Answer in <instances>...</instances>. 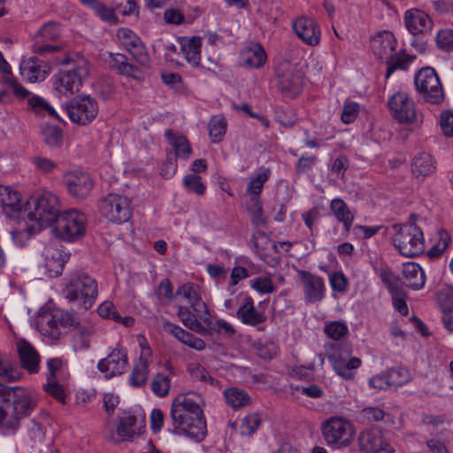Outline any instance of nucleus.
Listing matches in <instances>:
<instances>
[{
	"label": "nucleus",
	"instance_id": "f257e3e1",
	"mask_svg": "<svg viewBox=\"0 0 453 453\" xmlns=\"http://www.w3.org/2000/svg\"><path fill=\"white\" fill-rule=\"evenodd\" d=\"M203 397L195 392L178 395L171 404L170 416L174 434H184L196 441L203 440L207 425L202 409Z\"/></svg>",
	"mask_w": 453,
	"mask_h": 453
},
{
	"label": "nucleus",
	"instance_id": "f03ea898",
	"mask_svg": "<svg viewBox=\"0 0 453 453\" xmlns=\"http://www.w3.org/2000/svg\"><path fill=\"white\" fill-rule=\"evenodd\" d=\"M59 211L58 196L49 191L37 192L26 202L22 220L30 222L26 228L33 234L54 223L60 215Z\"/></svg>",
	"mask_w": 453,
	"mask_h": 453
},
{
	"label": "nucleus",
	"instance_id": "7ed1b4c3",
	"mask_svg": "<svg viewBox=\"0 0 453 453\" xmlns=\"http://www.w3.org/2000/svg\"><path fill=\"white\" fill-rule=\"evenodd\" d=\"M64 294L69 302L88 310L98 296L97 281L85 272H73L69 277Z\"/></svg>",
	"mask_w": 453,
	"mask_h": 453
},
{
	"label": "nucleus",
	"instance_id": "20e7f679",
	"mask_svg": "<svg viewBox=\"0 0 453 453\" xmlns=\"http://www.w3.org/2000/svg\"><path fill=\"white\" fill-rule=\"evenodd\" d=\"M395 234L393 242L399 253L407 257L422 254L425 250V239L420 227L412 223L393 225Z\"/></svg>",
	"mask_w": 453,
	"mask_h": 453
},
{
	"label": "nucleus",
	"instance_id": "39448f33",
	"mask_svg": "<svg viewBox=\"0 0 453 453\" xmlns=\"http://www.w3.org/2000/svg\"><path fill=\"white\" fill-rule=\"evenodd\" d=\"M321 434L328 446L340 449L353 442L355 428L348 418L333 416L322 422Z\"/></svg>",
	"mask_w": 453,
	"mask_h": 453
},
{
	"label": "nucleus",
	"instance_id": "423d86ee",
	"mask_svg": "<svg viewBox=\"0 0 453 453\" xmlns=\"http://www.w3.org/2000/svg\"><path fill=\"white\" fill-rule=\"evenodd\" d=\"M89 73L88 62L83 57H77L72 61L68 70H62L53 77L55 90L63 96L72 95L79 91L82 81Z\"/></svg>",
	"mask_w": 453,
	"mask_h": 453
},
{
	"label": "nucleus",
	"instance_id": "0eeeda50",
	"mask_svg": "<svg viewBox=\"0 0 453 453\" xmlns=\"http://www.w3.org/2000/svg\"><path fill=\"white\" fill-rule=\"evenodd\" d=\"M414 83L417 91L425 102L440 104L444 100L442 85L434 68H421L415 75Z\"/></svg>",
	"mask_w": 453,
	"mask_h": 453
},
{
	"label": "nucleus",
	"instance_id": "6e6552de",
	"mask_svg": "<svg viewBox=\"0 0 453 453\" xmlns=\"http://www.w3.org/2000/svg\"><path fill=\"white\" fill-rule=\"evenodd\" d=\"M86 221V216L77 210L65 211L55 221L56 233L63 240L74 241L85 234Z\"/></svg>",
	"mask_w": 453,
	"mask_h": 453
},
{
	"label": "nucleus",
	"instance_id": "1a4fd4ad",
	"mask_svg": "<svg viewBox=\"0 0 453 453\" xmlns=\"http://www.w3.org/2000/svg\"><path fill=\"white\" fill-rule=\"evenodd\" d=\"M102 215L112 223L121 224L132 216L131 201L128 197L118 194H109L101 200Z\"/></svg>",
	"mask_w": 453,
	"mask_h": 453
},
{
	"label": "nucleus",
	"instance_id": "9d476101",
	"mask_svg": "<svg viewBox=\"0 0 453 453\" xmlns=\"http://www.w3.org/2000/svg\"><path fill=\"white\" fill-rule=\"evenodd\" d=\"M8 403H11L12 411L15 412L20 420L29 416L36 406L35 396L22 387H5L0 389Z\"/></svg>",
	"mask_w": 453,
	"mask_h": 453
},
{
	"label": "nucleus",
	"instance_id": "9b49d317",
	"mask_svg": "<svg viewBox=\"0 0 453 453\" xmlns=\"http://www.w3.org/2000/svg\"><path fill=\"white\" fill-rule=\"evenodd\" d=\"M66 111L71 121L85 126L96 117L98 105L90 96H80L71 100Z\"/></svg>",
	"mask_w": 453,
	"mask_h": 453
},
{
	"label": "nucleus",
	"instance_id": "f8f14e48",
	"mask_svg": "<svg viewBox=\"0 0 453 453\" xmlns=\"http://www.w3.org/2000/svg\"><path fill=\"white\" fill-rule=\"evenodd\" d=\"M380 277L392 296L395 310L403 316L408 315L407 296L402 280L388 267L380 269Z\"/></svg>",
	"mask_w": 453,
	"mask_h": 453
},
{
	"label": "nucleus",
	"instance_id": "ddd939ff",
	"mask_svg": "<svg viewBox=\"0 0 453 453\" xmlns=\"http://www.w3.org/2000/svg\"><path fill=\"white\" fill-rule=\"evenodd\" d=\"M388 107L395 119L400 123L410 124L416 120V105L406 93L397 92L388 99Z\"/></svg>",
	"mask_w": 453,
	"mask_h": 453
},
{
	"label": "nucleus",
	"instance_id": "4468645a",
	"mask_svg": "<svg viewBox=\"0 0 453 453\" xmlns=\"http://www.w3.org/2000/svg\"><path fill=\"white\" fill-rule=\"evenodd\" d=\"M175 296L185 299L201 320L210 323L211 315L207 304L202 299L199 285L194 282H186L177 288Z\"/></svg>",
	"mask_w": 453,
	"mask_h": 453
},
{
	"label": "nucleus",
	"instance_id": "2eb2a0df",
	"mask_svg": "<svg viewBox=\"0 0 453 453\" xmlns=\"http://www.w3.org/2000/svg\"><path fill=\"white\" fill-rule=\"evenodd\" d=\"M41 257L42 259V265L44 267L46 274L50 278L62 273L64 265L69 258L68 254L65 253L56 242L45 245Z\"/></svg>",
	"mask_w": 453,
	"mask_h": 453
},
{
	"label": "nucleus",
	"instance_id": "dca6fc26",
	"mask_svg": "<svg viewBox=\"0 0 453 453\" xmlns=\"http://www.w3.org/2000/svg\"><path fill=\"white\" fill-rule=\"evenodd\" d=\"M127 364V349L115 348L106 357L98 361L96 367L106 380H110L124 373Z\"/></svg>",
	"mask_w": 453,
	"mask_h": 453
},
{
	"label": "nucleus",
	"instance_id": "f3484780",
	"mask_svg": "<svg viewBox=\"0 0 453 453\" xmlns=\"http://www.w3.org/2000/svg\"><path fill=\"white\" fill-rule=\"evenodd\" d=\"M306 303H320L326 296V285L321 276L301 270L298 272Z\"/></svg>",
	"mask_w": 453,
	"mask_h": 453
},
{
	"label": "nucleus",
	"instance_id": "a211bd4d",
	"mask_svg": "<svg viewBox=\"0 0 453 453\" xmlns=\"http://www.w3.org/2000/svg\"><path fill=\"white\" fill-rule=\"evenodd\" d=\"M0 208L6 217L22 220L25 204L21 194L10 186L0 185Z\"/></svg>",
	"mask_w": 453,
	"mask_h": 453
},
{
	"label": "nucleus",
	"instance_id": "6ab92c4d",
	"mask_svg": "<svg viewBox=\"0 0 453 453\" xmlns=\"http://www.w3.org/2000/svg\"><path fill=\"white\" fill-rule=\"evenodd\" d=\"M117 37L122 46L142 65H148L150 58L141 38L131 29L121 27L118 29Z\"/></svg>",
	"mask_w": 453,
	"mask_h": 453
},
{
	"label": "nucleus",
	"instance_id": "aec40b11",
	"mask_svg": "<svg viewBox=\"0 0 453 453\" xmlns=\"http://www.w3.org/2000/svg\"><path fill=\"white\" fill-rule=\"evenodd\" d=\"M357 445L364 453H394L395 451L380 432L376 429H365L360 432Z\"/></svg>",
	"mask_w": 453,
	"mask_h": 453
},
{
	"label": "nucleus",
	"instance_id": "412c9836",
	"mask_svg": "<svg viewBox=\"0 0 453 453\" xmlns=\"http://www.w3.org/2000/svg\"><path fill=\"white\" fill-rule=\"evenodd\" d=\"M64 182L68 193L78 198H84L93 188V180L88 173L72 171L65 174Z\"/></svg>",
	"mask_w": 453,
	"mask_h": 453
},
{
	"label": "nucleus",
	"instance_id": "4be33fe9",
	"mask_svg": "<svg viewBox=\"0 0 453 453\" xmlns=\"http://www.w3.org/2000/svg\"><path fill=\"white\" fill-rule=\"evenodd\" d=\"M58 35L59 28L56 23L48 22L44 24L35 35V42L32 46L33 51L43 56L58 50V46L50 45L49 42L57 40Z\"/></svg>",
	"mask_w": 453,
	"mask_h": 453
},
{
	"label": "nucleus",
	"instance_id": "5701e85b",
	"mask_svg": "<svg viewBox=\"0 0 453 453\" xmlns=\"http://www.w3.org/2000/svg\"><path fill=\"white\" fill-rule=\"evenodd\" d=\"M292 27L297 37L304 43L310 46H316L319 43L321 31L312 19L299 17L293 21Z\"/></svg>",
	"mask_w": 453,
	"mask_h": 453
},
{
	"label": "nucleus",
	"instance_id": "b1692460",
	"mask_svg": "<svg viewBox=\"0 0 453 453\" xmlns=\"http://www.w3.org/2000/svg\"><path fill=\"white\" fill-rule=\"evenodd\" d=\"M350 349H347L342 353H332L328 355V359L332 364L334 371L345 380H352L354 378V370L361 365V360L357 357L349 358Z\"/></svg>",
	"mask_w": 453,
	"mask_h": 453
},
{
	"label": "nucleus",
	"instance_id": "393cba45",
	"mask_svg": "<svg viewBox=\"0 0 453 453\" xmlns=\"http://www.w3.org/2000/svg\"><path fill=\"white\" fill-rule=\"evenodd\" d=\"M142 347L141 355L137 363L134 364L129 376L130 385L134 388L144 386L149 377V363L151 357V349L146 342L140 343Z\"/></svg>",
	"mask_w": 453,
	"mask_h": 453
},
{
	"label": "nucleus",
	"instance_id": "a878e982",
	"mask_svg": "<svg viewBox=\"0 0 453 453\" xmlns=\"http://www.w3.org/2000/svg\"><path fill=\"white\" fill-rule=\"evenodd\" d=\"M236 317L242 323L250 326L260 325L266 319V315L255 308L254 300L249 295H244L242 297Z\"/></svg>",
	"mask_w": 453,
	"mask_h": 453
},
{
	"label": "nucleus",
	"instance_id": "bb28decb",
	"mask_svg": "<svg viewBox=\"0 0 453 453\" xmlns=\"http://www.w3.org/2000/svg\"><path fill=\"white\" fill-rule=\"evenodd\" d=\"M277 86L285 96L296 97L301 93L303 76L296 69H288L279 73Z\"/></svg>",
	"mask_w": 453,
	"mask_h": 453
},
{
	"label": "nucleus",
	"instance_id": "cd10ccee",
	"mask_svg": "<svg viewBox=\"0 0 453 453\" xmlns=\"http://www.w3.org/2000/svg\"><path fill=\"white\" fill-rule=\"evenodd\" d=\"M17 349L21 367L30 374H35L40 369V356L35 349L26 340L17 342Z\"/></svg>",
	"mask_w": 453,
	"mask_h": 453
},
{
	"label": "nucleus",
	"instance_id": "c85d7f7f",
	"mask_svg": "<svg viewBox=\"0 0 453 453\" xmlns=\"http://www.w3.org/2000/svg\"><path fill=\"white\" fill-rule=\"evenodd\" d=\"M404 24L411 35L426 33L433 26L430 17L425 12L418 9H411L405 12Z\"/></svg>",
	"mask_w": 453,
	"mask_h": 453
},
{
	"label": "nucleus",
	"instance_id": "c756f323",
	"mask_svg": "<svg viewBox=\"0 0 453 453\" xmlns=\"http://www.w3.org/2000/svg\"><path fill=\"white\" fill-rule=\"evenodd\" d=\"M5 399L0 393V434L13 435L19 428L20 418Z\"/></svg>",
	"mask_w": 453,
	"mask_h": 453
},
{
	"label": "nucleus",
	"instance_id": "7c9ffc66",
	"mask_svg": "<svg viewBox=\"0 0 453 453\" xmlns=\"http://www.w3.org/2000/svg\"><path fill=\"white\" fill-rule=\"evenodd\" d=\"M396 46V39L389 31H382L372 40V52L380 59L387 60L395 51Z\"/></svg>",
	"mask_w": 453,
	"mask_h": 453
},
{
	"label": "nucleus",
	"instance_id": "2f4dec72",
	"mask_svg": "<svg viewBox=\"0 0 453 453\" xmlns=\"http://www.w3.org/2000/svg\"><path fill=\"white\" fill-rule=\"evenodd\" d=\"M19 72L23 79L29 82L42 81L48 75L46 65L35 58L22 60Z\"/></svg>",
	"mask_w": 453,
	"mask_h": 453
},
{
	"label": "nucleus",
	"instance_id": "473e14b6",
	"mask_svg": "<svg viewBox=\"0 0 453 453\" xmlns=\"http://www.w3.org/2000/svg\"><path fill=\"white\" fill-rule=\"evenodd\" d=\"M143 420L137 418L134 415H128L120 418L119 426H117L116 438H113L115 442L123 441H129L134 436L141 433Z\"/></svg>",
	"mask_w": 453,
	"mask_h": 453
},
{
	"label": "nucleus",
	"instance_id": "72a5a7b5",
	"mask_svg": "<svg viewBox=\"0 0 453 453\" xmlns=\"http://www.w3.org/2000/svg\"><path fill=\"white\" fill-rule=\"evenodd\" d=\"M181 52L188 63L198 66L201 62L202 39L199 36H182L179 39Z\"/></svg>",
	"mask_w": 453,
	"mask_h": 453
},
{
	"label": "nucleus",
	"instance_id": "f704fd0d",
	"mask_svg": "<svg viewBox=\"0 0 453 453\" xmlns=\"http://www.w3.org/2000/svg\"><path fill=\"white\" fill-rule=\"evenodd\" d=\"M402 273L406 287L418 290L425 286L426 274L418 264L413 262L404 264Z\"/></svg>",
	"mask_w": 453,
	"mask_h": 453
},
{
	"label": "nucleus",
	"instance_id": "c9c22d12",
	"mask_svg": "<svg viewBox=\"0 0 453 453\" xmlns=\"http://www.w3.org/2000/svg\"><path fill=\"white\" fill-rule=\"evenodd\" d=\"M330 211L342 224L344 231L349 233L355 217L347 203L341 198H334L330 203Z\"/></svg>",
	"mask_w": 453,
	"mask_h": 453
},
{
	"label": "nucleus",
	"instance_id": "e433bc0d",
	"mask_svg": "<svg viewBox=\"0 0 453 453\" xmlns=\"http://www.w3.org/2000/svg\"><path fill=\"white\" fill-rule=\"evenodd\" d=\"M165 136L175 152L176 157L187 160L192 154L191 146L188 139L178 132L167 129Z\"/></svg>",
	"mask_w": 453,
	"mask_h": 453
},
{
	"label": "nucleus",
	"instance_id": "4c0bfd02",
	"mask_svg": "<svg viewBox=\"0 0 453 453\" xmlns=\"http://www.w3.org/2000/svg\"><path fill=\"white\" fill-rule=\"evenodd\" d=\"M411 172L416 176L426 177L436 170V163L434 157L426 152L417 154L411 162Z\"/></svg>",
	"mask_w": 453,
	"mask_h": 453
},
{
	"label": "nucleus",
	"instance_id": "58836bf2",
	"mask_svg": "<svg viewBox=\"0 0 453 453\" xmlns=\"http://www.w3.org/2000/svg\"><path fill=\"white\" fill-rule=\"evenodd\" d=\"M0 71L3 73V81L8 85L13 91L14 95L19 98H25L28 96L29 92L24 87H22L12 76L10 65L4 59L2 52L0 51Z\"/></svg>",
	"mask_w": 453,
	"mask_h": 453
},
{
	"label": "nucleus",
	"instance_id": "ea45409f",
	"mask_svg": "<svg viewBox=\"0 0 453 453\" xmlns=\"http://www.w3.org/2000/svg\"><path fill=\"white\" fill-rule=\"evenodd\" d=\"M37 328L42 334L51 340H58L61 334L56 313L41 315L37 320Z\"/></svg>",
	"mask_w": 453,
	"mask_h": 453
},
{
	"label": "nucleus",
	"instance_id": "a19ab883",
	"mask_svg": "<svg viewBox=\"0 0 453 453\" xmlns=\"http://www.w3.org/2000/svg\"><path fill=\"white\" fill-rule=\"evenodd\" d=\"M415 56L408 54L404 50H401L397 53H393L387 60L386 78L388 79L396 70H407Z\"/></svg>",
	"mask_w": 453,
	"mask_h": 453
},
{
	"label": "nucleus",
	"instance_id": "79ce46f5",
	"mask_svg": "<svg viewBox=\"0 0 453 453\" xmlns=\"http://www.w3.org/2000/svg\"><path fill=\"white\" fill-rule=\"evenodd\" d=\"M30 109L38 116L60 119L53 106L43 97L33 96L28 99Z\"/></svg>",
	"mask_w": 453,
	"mask_h": 453
},
{
	"label": "nucleus",
	"instance_id": "37998d69",
	"mask_svg": "<svg viewBox=\"0 0 453 453\" xmlns=\"http://www.w3.org/2000/svg\"><path fill=\"white\" fill-rule=\"evenodd\" d=\"M226 403L233 409H239L250 403V397L248 393L238 388H227L224 392Z\"/></svg>",
	"mask_w": 453,
	"mask_h": 453
},
{
	"label": "nucleus",
	"instance_id": "c03bdc74",
	"mask_svg": "<svg viewBox=\"0 0 453 453\" xmlns=\"http://www.w3.org/2000/svg\"><path fill=\"white\" fill-rule=\"evenodd\" d=\"M42 135L44 142L50 148H58L63 143L64 134L62 129L54 125H45L42 127Z\"/></svg>",
	"mask_w": 453,
	"mask_h": 453
},
{
	"label": "nucleus",
	"instance_id": "a18cd8bd",
	"mask_svg": "<svg viewBox=\"0 0 453 453\" xmlns=\"http://www.w3.org/2000/svg\"><path fill=\"white\" fill-rule=\"evenodd\" d=\"M177 315L186 327L197 333H200L204 329L199 321V317L196 312L192 313L188 307L179 306Z\"/></svg>",
	"mask_w": 453,
	"mask_h": 453
},
{
	"label": "nucleus",
	"instance_id": "49530a36",
	"mask_svg": "<svg viewBox=\"0 0 453 453\" xmlns=\"http://www.w3.org/2000/svg\"><path fill=\"white\" fill-rule=\"evenodd\" d=\"M20 378L19 369L0 354V380L11 383L19 381Z\"/></svg>",
	"mask_w": 453,
	"mask_h": 453
},
{
	"label": "nucleus",
	"instance_id": "de8ad7c7",
	"mask_svg": "<svg viewBox=\"0 0 453 453\" xmlns=\"http://www.w3.org/2000/svg\"><path fill=\"white\" fill-rule=\"evenodd\" d=\"M269 176L270 171L266 169L250 180L246 188L247 193L250 196V199H260V193Z\"/></svg>",
	"mask_w": 453,
	"mask_h": 453
},
{
	"label": "nucleus",
	"instance_id": "09e8293b",
	"mask_svg": "<svg viewBox=\"0 0 453 453\" xmlns=\"http://www.w3.org/2000/svg\"><path fill=\"white\" fill-rule=\"evenodd\" d=\"M209 135L213 142H219L226 130V122L222 116H213L208 124Z\"/></svg>",
	"mask_w": 453,
	"mask_h": 453
},
{
	"label": "nucleus",
	"instance_id": "8fccbe9b",
	"mask_svg": "<svg viewBox=\"0 0 453 453\" xmlns=\"http://www.w3.org/2000/svg\"><path fill=\"white\" fill-rule=\"evenodd\" d=\"M151 391L158 397H165L171 388V379L163 373H157L151 380Z\"/></svg>",
	"mask_w": 453,
	"mask_h": 453
},
{
	"label": "nucleus",
	"instance_id": "3c124183",
	"mask_svg": "<svg viewBox=\"0 0 453 453\" xmlns=\"http://www.w3.org/2000/svg\"><path fill=\"white\" fill-rule=\"evenodd\" d=\"M386 412L383 409L377 406H368L362 409L357 414L359 422L370 424L383 420Z\"/></svg>",
	"mask_w": 453,
	"mask_h": 453
},
{
	"label": "nucleus",
	"instance_id": "603ef678",
	"mask_svg": "<svg viewBox=\"0 0 453 453\" xmlns=\"http://www.w3.org/2000/svg\"><path fill=\"white\" fill-rule=\"evenodd\" d=\"M261 425V418L257 413L246 415L240 423L239 431L243 436L252 435Z\"/></svg>",
	"mask_w": 453,
	"mask_h": 453
},
{
	"label": "nucleus",
	"instance_id": "864d4df0",
	"mask_svg": "<svg viewBox=\"0 0 453 453\" xmlns=\"http://www.w3.org/2000/svg\"><path fill=\"white\" fill-rule=\"evenodd\" d=\"M349 332L348 326L344 321H331L326 324L324 333L332 340L339 341Z\"/></svg>",
	"mask_w": 453,
	"mask_h": 453
},
{
	"label": "nucleus",
	"instance_id": "5fc2aeb1",
	"mask_svg": "<svg viewBox=\"0 0 453 453\" xmlns=\"http://www.w3.org/2000/svg\"><path fill=\"white\" fill-rule=\"evenodd\" d=\"M247 209L250 214L251 222L253 225L257 226L265 225L266 217L263 213L261 199H250V203L247 206Z\"/></svg>",
	"mask_w": 453,
	"mask_h": 453
},
{
	"label": "nucleus",
	"instance_id": "6e6d98bb",
	"mask_svg": "<svg viewBox=\"0 0 453 453\" xmlns=\"http://www.w3.org/2000/svg\"><path fill=\"white\" fill-rule=\"evenodd\" d=\"M388 372L392 388H398L408 383L411 379V372L405 367L392 368Z\"/></svg>",
	"mask_w": 453,
	"mask_h": 453
},
{
	"label": "nucleus",
	"instance_id": "4d7b16f0",
	"mask_svg": "<svg viewBox=\"0 0 453 453\" xmlns=\"http://www.w3.org/2000/svg\"><path fill=\"white\" fill-rule=\"evenodd\" d=\"M436 300L441 310V313L453 307V288L444 286L436 293Z\"/></svg>",
	"mask_w": 453,
	"mask_h": 453
},
{
	"label": "nucleus",
	"instance_id": "13d9d810",
	"mask_svg": "<svg viewBox=\"0 0 453 453\" xmlns=\"http://www.w3.org/2000/svg\"><path fill=\"white\" fill-rule=\"evenodd\" d=\"M188 371L193 379L201 382L209 383L212 386H219V381L211 376L209 372L201 365H191Z\"/></svg>",
	"mask_w": 453,
	"mask_h": 453
},
{
	"label": "nucleus",
	"instance_id": "bf43d9fd",
	"mask_svg": "<svg viewBox=\"0 0 453 453\" xmlns=\"http://www.w3.org/2000/svg\"><path fill=\"white\" fill-rule=\"evenodd\" d=\"M266 60V54L265 50L259 46H255L248 52L245 63L247 65L254 68L261 67Z\"/></svg>",
	"mask_w": 453,
	"mask_h": 453
},
{
	"label": "nucleus",
	"instance_id": "052dcab7",
	"mask_svg": "<svg viewBox=\"0 0 453 453\" xmlns=\"http://www.w3.org/2000/svg\"><path fill=\"white\" fill-rule=\"evenodd\" d=\"M250 287L260 294H271L275 287L270 277L259 276L250 280Z\"/></svg>",
	"mask_w": 453,
	"mask_h": 453
},
{
	"label": "nucleus",
	"instance_id": "680f3d73",
	"mask_svg": "<svg viewBox=\"0 0 453 453\" xmlns=\"http://www.w3.org/2000/svg\"><path fill=\"white\" fill-rule=\"evenodd\" d=\"M184 186L191 192L198 196H203L205 193L206 187L202 182L200 176L196 174L186 175L183 179Z\"/></svg>",
	"mask_w": 453,
	"mask_h": 453
},
{
	"label": "nucleus",
	"instance_id": "e2e57ef3",
	"mask_svg": "<svg viewBox=\"0 0 453 453\" xmlns=\"http://www.w3.org/2000/svg\"><path fill=\"white\" fill-rule=\"evenodd\" d=\"M43 389L54 397L57 401H58L61 403H65V393L63 388V386L60 385L58 382H57L54 380H50V378H48L47 383L43 386Z\"/></svg>",
	"mask_w": 453,
	"mask_h": 453
},
{
	"label": "nucleus",
	"instance_id": "0e129e2a",
	"mask_svg": "<svg viewBox=\"0 0 453 453\" xmlns=\"http://www.w3.org/2000/svg\"><path fill=\"white\" fill-rule=\"evenodd\" d=\"M437 46L444 51L453 50V30L442 29L436 36Z\"/></svg>",
	"mask_w": 453,
	"mask_h": 453
},
{
	"label": "nucleus",
	"instance_id": "69168bd1",
	"mask_svg": "<svg viewBox=\"0 0 453 453\" xmlns=\"http://www.w3.org/2000/svg\"><path fill=\"white\" fill-rule=\"evenodd\" d=\"M32 163L35 166V168L43 173H49L53 172L57 166L58 163L53 161L50 158H48L46 157L42 156H35L32 157Z\"/></svg>",
	"mask_w": 453,
	"mask_h": 453
},
{
	"label": "nucleus",
	"instance_id": "338daca9",
	"mask_svg": "<svg viewBox=\"0 0 453 453\" xmlns=\"http://www.w3.org/2000/svg\"><path fill=\"white\" fill-rule=\"evenodd\" d=\"M97 312L100 317L104 319H110L116 322L121 320V316L116 311L115 306L111 302H104L97 308Z\"/></svg>",
	"mask_w": 453,
	"mask_h": 453
},
{
	"label": "nucleus",
	"instance_id": "774afa93",
	"mask_svg": "<svg viewBox=\"0 0 453 453\" xmlns=\"http://www.w3.org/2000/svg\"><path fill=\"white\" fill-rule=\"evenodd\" d=\"M440 126L445 136H453V112L445 111L440 115Z\"/></svg>",
	"mask_w": 453,
	"mask_h": 453
}]
</instances>
